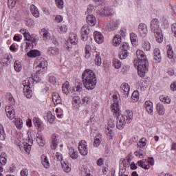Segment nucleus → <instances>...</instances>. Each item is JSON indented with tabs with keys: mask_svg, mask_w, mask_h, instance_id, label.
<instances>
[{
	"mask_svg": "<svg viewBox=\"0 0 176 176\" xmlns=\"http://www.w3.org/2000/svg\"><path fill=\"white\" fill-rule=\"evenodd\" d=\"M113 103L111 106V109L113 116L117 117L116 127L118 130H123L126 124L133 122V113L131 110H126L123 115H120L121 111L116 95L113 96Z\"/></svg>",
	"mask_w": 176,
	"mask_h": 176,
	"instance_id": "f257e3e1",
	"label": "nucleus"
},
{
	"mask_svg": "<svg viewBox=\"0 0 176 176\" xmlns=\"http://www.w3.org/2000/svg\"><path fill=\"white\" fill-rule=\"evenodd\" d=\"M137 58L134 59L133 64L138 67V74L140 78H144L145 74L148 72L149 62L146 58V55L142 50H138L136 51Z\"/></svg>",
	"mask_w": 176,
	"mask_h": 176,
	"instance_id": "f03ea898",
	"label": "nucleus"
},
{
	"mask_svg": "<svg viewBox=\"0 0 176 176\" xmlns=\"http://www.w3.org/2000/svg\"><path fill=\"white\" fill-rule=\"evenodd\" d=\"M83 85L87 90H93L97 85L96 73L90 69H85L82 74Z\"/></svg>",
	"mask_w": 176,
	"mask_h": 176,
	"instance_id": "7ed1b4c3",
	"label": "nucleus"
},
{
	"mask_svg": "<svg viewBox=\"0 0 176 176\" xmlns=\"http://www.w3.org/2000/svg\"><path fill=\"white\" fill-rule=\"evenodd\" d=\"M159 19H153L151 21V28L153 32H154L155 38L158 43L163 42V33H162V29H160V25Z\"/></svg>",
	"mask_w": 176,
	"mask_h": 176,
	"instance_id": "20e7f679",
	"label": "nucleus"
},
{
	"mask_svg": "<svg viewBox=\"0 0 176 176\" xmlns=\"http://www.w3.org/2000/svg\"><path fill=\"white\" fill-rule=\"evenodd\" d=\"M20 32L23 34L25 41H27L25 52H28L27 49H28L30 46H32V47L33 46H36L38 38H36L35 34H30L27 29H21Z\"/></svg>",
	"mask_w": 176,
	"mask_h": 176,
	"instance_id": "39448f33",
	"label": "nucleus"
},
{
	"mask_svg": "<svg viewBox=\"0 0 176 176\" xmlns=\"http://www.w3.org/2000/svg\"><path fill=\"white\" fill-rule=\"evenodd\" d=\"M34 65H36V72L42 74V72H45L47 69V60L43 58H40L36 60Z\"/></svg>",
	"mask_w": 176,
	"mask_h": 176,
	"instance_id": "423d86ee",
	"label": "nucleus"
},
{
	"mask_svg": "<svg viewBox=\"0 0 176 176\" xmlns=\"http://www.w3.org/2000/svg\"><path fill=\"white\" fill-rule=\"evenodd\" d=\"M91 32L90 26L89 25H84L81 28V39L84 42H86L89 39V35Z\"/></svg>",
	"mask_w": 176,
	"mask_h": 176,
	"instance_id": "0eeeda50",
	"label": "nucleus"
},
{
	"mask_svg": "<svg viewBox=\"0 0 176 176\" xmlns=\"http://www.w3.org/2000/svg\"><path fill=\"white\" fill-rule=\"evenodd\" d=\"M6 116L8 118V119H10V120H13L14 118H16V111H14V108L12 104H8L6 106L5 108Z\"/></svg>",
	"mask_w": 176,
	"mask_h": 176,
	"instance_id": "6e6552de",
	"label": "nucleus"
},
{
	"mask_svg": "<svg viewBox=\"0 0 176 176\" xmlns=\"http://www.w3.org/2000/svg\"><path fill=\"white\" fill-rule=\"evenodd\" d=\"M120 24V22L118 19H113L110 20L109 23H108L107 29L109 31H115L116 30H118Z\"/></svg>",
	"mask_w": 176,
	"mask_h": 176,
	"instance_id": "1a4fd4ad",
	"label": "nucleus"
},
{
	"mask_svg": "<svg viewBox=\"0 0 176 176\" xmlns=\"http://www.w3.org/2000/svg\"><path fill=\"white\" fill-rule=\"evenodd\" d=\"M78 151L82 156H86L88 153L87 146L86 145V141L81 140L78 146Z\"/></svg>",
	"mask_w": 176,
	"mask_h": 176,
	"instance_id": "9d476101",
	"label": "nucleus"
},
{
	"mask_svg": "<svg viewBox=\"0 0 176 176\" xmlns=\"http://www.w3.org/2000/svg\"><path fill=\"white\" fill-rule=\"evenodd\" d=\"M120 91L124 97V98H127L129 97V93L130 91V85L127 82H124L120 86Z\"/></svg>",
	"mask_w": 176,
	"mask_h": 176,
	"instance_id": "9b49d317",
	"label": "nucleus"
},
{
	"mask_svg": "<svg viewBox=\"0 0 176 176\" xmlns=\"http://www.w3.org/2000/svg\"><path fill=\"white\" fill-rule=\"evenodd\" d=\"M138 32L139 35L142 36V38H145L148 34V28L145 23H140L138 27Z\"/></svg>",
	"mask_w": 176,
	"mask_h": 176,
	"instance_id": "f8f14e48",
	"label": "nucleus"
},
{
	"mask_svg": "<svg viewBox=\"0 0 176 176\" xmlns=\"http://www.w3.org/2000/svg\"><path fill=\"white\" fill-rule=\"evenodd\" d=\"M144 108L148 115H153V103L149 100L144 102Z\"/></svg>",
	"mask_w": 176,
	"mask_h": 176,
	"instance_id": "ddd939ff",
	"label": "nucleus"
},
{
	"mask_svg": "<svg viewBox=\"0 0 176 176\" xmlns=\"http://www.w3.org/2000/svg\"><path fill=\"white\" fill-rule=\"evenodd\" d=\"M87 23L89 25H91V27H94L97 23V19H96V16H94V15L89 14L87 16Z\"/></svg>",
	"mask_w": 176,
	"mask_h": 176,
	"instance_id": "4468645a",
	"label": "nucleus"
},
{
	"mask_svg": "<svg viewBox=\"0 0 176 176\" xmlns=\"http://www.w3.org/2000/svg\"><path fill=\"white\" fill-rule=\"evenodd\" d=\"M94 36L97 43H102L104 42V36L100 32H94Z\"/></svg>",
	"mask_w": 176,
	"mask_h": 176,
	"instance_id": "2eb2a0df",
	"label": "nucleus"
},
{
	"mask_svg": "<svg viewBox=\"0 0 176 176\" xmlns=\"http://www.w3.org/2000/svg\"><path fill=\"white\" fill-rule=\"evenodd\" d=\"M33 122L34 123L35 126L38 129V131H42V130H43V123H42L41 119L34 117L33 118Z\"/></svg>",
	"mask_w": 176,
	"mask_h": 176,
	"instance_id": "dca6fc26",
	"label": "nucleus"
},
{
	"mask_svg": "<svg viewBox=\"0 0 176 176\" xmlns=\"http://www.w3.org/2000/svg\"><path fill=\"white\" fill-rule=\"evenodd\" d=\"M154 59L157 63H160L162 61V54L160 53V50L159 48H155L153 51Z\"/></svg>",
	"mask_w": 176,
	"mask_h": 176,
	"instance_id": "f3484780",
	"label": "nucleus"
},
{
	"mask_svg": "<svg viewBox=\"0 0 176 176\" xmlns=\"http://www.w3.org/2000/svg\"><path fill=\"white\" fill-rule=\"evenodd\" d=\"M47 53L50 56H58L60 54V50L56 47H50L47 49Z\"/></svg>",
	"mask_w": 176,
	"mask_h": 176,
	"instance_id": "a211bd4d",
	"label": "nucleus"
},
{
	"mask_svg": "<svg viewBox=\"0 0 176 176\" xmlns=\"http://www.w3.org/2000/svg\"><path fill=\"white\" fill-rule=\"evenodd\" d=\"M68 41L72 45H76L78 43V35L75 33H70Z\"/></svg>",
	"mask_w": 176,
	"mask_h": 176,
	"instance_id": "6ab92c4d",
	"label": "nucleus"
},
{
	"mask_svg": "<svg viewBox=\"0 0 176 176\" xmlns=\"http://www.w3.org/2000/svg\"><path fill=\"white\" fill-rule=\"evenodd\" d=\"M100 14H102V16H112L113 14V10L108 7H104L103 9H102Z\"/></svg>",
	"mask_w": 176,
	"mask_h": 176,
	"instance_id": "aec40b11",
	"label": "nucleus"
},
{
	"mask_svg": "<svg viewBox=\"0 0 176 176\" xmlns=\"http://www.w3.org/2000/svg\"><path fill=\"white\" fill-rule=\"evenodd\" d=\"M41 163L45 168H49L50 167V162L47 156L43 155L41 156Z\"/></svg>",
	"mask_w": 176,
	"mask_h": 176,
	"instance_id": "412c9836",
	"label": "nucleus"
},
{
	"mask_svg": "<svg viewBox=\"0 0 176 176\" xmlns=\"http://www.w3.org/2000/svg\"><path fill=\"white\" fill-rule=\"evenodd\" d=\"M52 101L54 105H58V104H61V98L58 93H54L52 94Z\"/></svg>",
	"mask_w": 176,
	"mask_h": 176,
	"instance_id": "4be33fe9",
	"label": "nucleus"
},
{
	"mask_svg": "<svg viewBox=\"0 0 176 176\" xmlns=\"http://www.w3.org/2000/svg\"><path fill=\"white\" fill-rule=\"evenodd\" d=\"M30 10L34 17H39V11L35 5L32 4L30 6Z\"/></svg>",
	"mask_w": 176,
	"mask_h": 176,
	"instance_id": "5701e85b",
	"label": "nucleus"
},
{
	"mask_svg": "<svg viewBox=\"0 0 176 176\" xmlns=\"http://www.w3.org/2000/svg\"><path fill=\"white\" fill-rule=\"evenodd\" d=\"M62 91L64 94H68L71 91V87H69V82L66 81L62 87Z\"/></svg>",
	"mask_w": 176,
	"mask_h": 176,
	"instance_id": "b1692460",
	"label": "nucleus"
},
{
	"mask_svg": "<svg viewBox=\"0 0 176 176\" xmlns=\"http://www.w3.org/2000/svg\"><path fill=\"white\" fill-rule=\"evenodd\" d=\"M41 55V52L38 50H32L29 52H28V57L35 58L38 57V56Z\"/></svg>",
	"mask_w": 176,
	"mask_h": 176,
	"instance_id": "393cba45",
	"label": "nucleus"
},
{
	"mask_svg": "<svg viewBox=\"0 0 176 176\" xmlns=\"http://www.w3.org/2000/svg\"><path fill=\"white\" fill-rule=\"evenodd\" d=\"M122 43V36L120 35L117 34L113 38V46H119Z\"/></svg>",
	"mask_w": 176,
	"mask_h": 176,
	"instance_id": "a878e982",
	"label": "nucleus"
},
{
	"mask_svg": "<svg viewBox=\"0 0 176 176\" xmlns=\"http://www.w3.org/2000/svg\"><path fill=\"white\" fill-rule=\"evenodd\" d=\"M130 39L133 46H137L138 44V37H137V34L135 33H131Z\"/></svg>",
	"mask_w": 176,
	"mask_h": 176,
	"instance_id": "bb28decb",
	"label": "nucleus"
},
{
	"mask_svg": "<svg viewBox=\"0 0 176 176\" xmlns=\"http://www.w3.org/2000/svg\"><path fill=\"white\" fill-rule=\"evenodd\" d=\"M146 162V160H142L138 162V165L139 167H141L142 168H144V170H149V164L146 165L145 162Z\"/></svg>",
	"mask_w": 176,
	"mask_h": 176,
	"instance_id": "cd10ccee",
	"label": "nucleus"
},
{
	"mask_svg": "<svg viewBox=\"0 0 176 176\" xmlns=\"http://www.w3.org/2000/svg\"><path fill=\"white\" fill-rule=\"evenodd\" d=\"M157 112L159 115H164V112H166V109H164V106L161 103L157 104Z\"/></svg>",
	"mask_w": 176,
	"mask_h": 176,
	"instance_id": "c85d7f7f",
	"label": "nucleus"
},
{
	"mask_svg": "<svg viewBox=\"0 0 176 176\" xmlns=\"http://www.w3.org/2000/svg\"><path fill=\"white\" fill-rule=\"evenodd\" d=\"M167 56L168 58H174V51H173V47L168 45L166 46Z\"/></svg>",
	"mask_w": 176,
	"mask_h": 176,
	"instance_id": "c756f323",
	"label": "nucleus"
},
{
	"mask_svg": "<svg viewBox=\"0 0 176 176\" xmlns=\"http://www.w3.org/2000/svg\"><path fill=\"white\" fill-rule=\"evenodd\" d=\"M94 61H95V65H97L98 67H100V65L102 64V59L101 58V55H100V54L98 53L96 54Z\"/></svg>",
	"mask_w": 176,
	"mask_h": 176,
	"instance_id": "7c9ffc66",
	"label": "nucleus"
},
{
	"mask_svg": "<svg viewBox=\"0 0 176 176\" xmlns=\"http://www.w3.org/2000/svg\"><path fill=\"white\" fill-rule=\"evenodd\" d=\"M23 94L26 98H31L32 97V90L31 88H23Z\"/></svg>",
	"mask_w": 176,
	"mask_h": 176,
	"instance_id": "2f4dec72",
	"label": "nucleus"
},
{
	"mask_svg": "<svg viewBox=\"0 0 176 176\" xmlns=\"http://www.w3.org/2000/svg\"><path fill=\"white\" fill-rule=\"evenodd\" d=\"M46 118H47V122H49V123H53L56 119V116H54L52 113V111L47 112Z\"/></svg>",
	"mask_w": 176,
	"mask_h": 176,
	"instance_id": "473e14b6",
	"label": "nucleus"
},
{
	"mask_svg": "<svg viewBox=\"0 0 176 176\" xmlns=\"http://www.w3.org/2000/svg\"><path fill=\"white\" fill-rule=\"evenodd\" d=\"M85 52V58H90V56H91V54H90V52H91V46H90L89 45H86Z\"/></svg>",
	"mask_w": 176,
	"mask_h": 176,
	"instance_id": "72a5a7b5",
	"label": "nucleus"
},
{
	"mask_svg": "<svg viewBox=\"0 0 176 176\" xmlns=\"http://www.w3.org/2000/svg\"><path fill=\"white\" fill-rule=\"evenodd\" d=\"M62 168H63L64 171L65 173H69L71 171V167H69V165H68V162L63 161L61 162Z\"/></svg>",
	"mask_w": 176,
	"mask_h": 176,
	"instance_id": "f704fd0d",
	"label": "nucleus"
},
{
	"mask_svg": "<svg viewBox=\"0 0 176 176\" xmlns=\"http://www.w3.org/2000/svg\"><path fill=\"white\" fill-rule=\"evenodd\" d=\"M69 155L72 159H74V160L78 157V152L75 151L72 148L69 149Z\"/></svg>",
	"mask_w": 176,
	"mask_h": 176,
	"instance_id": "c9c22d12",
	"label": "nucleus"
},
{
	"mask_svg": "<svg viewBox=\"0 0 176 176\" xmlns=\"http://www.w3.org/2000/svg\"><path fill=\"white\" fill-rule=\"evenodd\" d=\"M41 34L43 35L44 41H46L47 39H50V33L47 30H46V29H42Z\"/></svg>",
	"mask_w": 176,
	"mask_h": 176,
	"instance_id": "e433bc0d",
	"label": "nucleus"
},
{
	"mask_svg": "<svg viewBox=\"0 0 176 176\" xmlns=\"http://www.w3.org/2000/svg\"><path fill=\"white\" fill-rule=\"evenodd\" d=\"M119 56L121 60H124L129 57V51L121 50L119 53Z\"/></svg>",
	"mask_w": 176,
	"mask_h": 176,
	"instance_id": "4c0bfd02",
	"label": "nucleus"
},
{
	"mask_svg": "<svg viewBox=\"0 0 176 176\" xmlns=\"http://www.w3.org/2000/svg\"><path fill=\"white\" fill-rule=\"evenodd\" d=\"M14 68L16 72H20L21 69H23V67H21V63L19 60H16L14 62Z\"/></svg>",
	"mask_w": 176,
	"mask_h": 176,
	"instance_id": "58836bf2",
	"label": "nucleus"
},
{
	"mask_svg": "<svg viewBox=\"0 0 176 176\" xmlns=\"http://www.w3.org/2000/svg\"><path fill=\"white\" fill-rule=\"evenodd\" d=\"M52 145L51 146L52 149H56L57 148V137L56 135H52Z\"/></svg>",
	"mask_w": 176,
	"mask_h": 176,
	"instance_id": "ea45409f",
	"label": "nucleus"
},
{
	"mask_svg": "<svg viewBox=\"0 0 176 176\" xmlns=\"http://www.w3.org/2000/svg\"><path fill=\"white\" fill-rule=\"evenodd\" d=\"M36 141L39 146H45V140L41 136H37Z\"/></svg>",
	"mask_w": 176,
	"mask_h": 176,
	"instance_id": "a19ab883",
	"label": "nucleus"
},
{
	"mask_svg": "<svg viewBox=\"0 0 176 176\" xmlns=\"http://www.w3.org/2000/svg\"><path fill=\"white\" fill-rule=\"evenodd\" d=\"M67 30H68V28L65 25H60L58 26V31L59 34H65V32H67Z\"/></svg>",
	"mask_w": 176,
	"mask_h": 176,
	"instance_id": "79ce46f5",
	"label": "nucleus"
},
{
	"mask_svg": "<svg viewBox=\"0 0 176 176\" xmlns=\"http://www.w3.org/2000/svg\"><path fill=\"white\" fill-rule=\"evenodd\" d=\"M160 101H162V102H164L165 104H170V102H171V98H170V97L168 96H161L160 97Z\"/></svg>",
	"mask_w": 176,
	"mask_h": 176,
	"instance_id": "37998d69",
	"label": "nucleus"
},
{
	"mask_svg": "<svg viewBox=\"0 0 176 176\" xmlns=\"http://www.w3.org/2000/svg\"><path fill=\"white\" fill-rule=\"evenodd\" d=\"M146 145V139L142 138L140 141L137 144L138 148H144Z\"/></svg>",
	"mask_w": 176,
	"mask_h": 176,
	"instance_id": "c03bdc74",
	"label": "nucleus"
},
{
	"mask_svg": "<svg viewBox=\"0 0 176 176\" xmlns=\"http://www.w3.org/2000/svg\"><path fill=\"white\" fill-rule=\"evenodd\" d=\"M55 4L58 9H63L64 8V0H55Z\"/></svg>",
	"mask_w": 176,
	"mask_h": 176,
	"instance_id": "a18cd8bd",
	"label": "nucleus"
},
{
	"mask_svg": "<svg viewBox=\"0 0 176 176\" xmlns=\"http://www.w3.org/2000/svg\"><path fill=\"white\" fill-rule=\"evenodd\" d=\"M15 126L17 129L19 130H21L23 129V120L19 118L15 121Z\"/></svg>",
	"mask_w": 176,
	"mask_h": 176,
	"instance_id": "49530a36",
	"label": "nucleus"
},
{
	"mask_svg": "<svg viewBox=\"0 0 176 176\" xmlns=\"http://www.w3.org/2000/svg\"><path fill=\"white\" fill-rule=\"evenodd\" d=\"M25 25L30 27V28H34V25H35V22L34 21V19H28L25 22Z\"/></svg>",
	"mask_w": 176,
	"mask_h": 176,
	"instance_id": "de8ad7c7",
	"label": "nucleus"
},
{
	"mask_svg": "<svg viewBox=\"0 0 176 176\" xmlns=\"http://www.w3.org/2000/svg\"><path fill=\"white\" fill-rule=\"evenodd\" d=\"M75 86L76 87L77 91H79V90H82V88L83 87V85L82 84V82L80 80H76L75 82Z\"/></svg>",
	"mask_w": 176,
	"mask_h": 176,
	"instance_id": "09e8293b",
	"label": "nucleus"
},
{
	"mask_svg": "<svg viewBox=\"0 0 176 176\" xmlns=\"http://www.w3.org/2000/svg\"><path fill=\"white\" fill-rule=\"evenodd\" d=\"M138 98H140V93L138 91H134L131 95V99L135 101H138Z\"/></svg>",
	"mask_w": 176,
	"mask_h": 176,
	"instance_id": "8fccbe9b",
	"label": "nucleus"
},
{
	"mask_svg": "<svg viewBox=\"0 0 176 176\" xmlns=\"http://www.w3.org/2000/svg\"><path fill=\"white\" fill-rule=\"evenodd\" d=\"M17 2V0H8V5L10 9H13L14 6H16V3Z\"/></svg>",
	"mask_w": 176,
	"mask_h": 176,
	"instance_id": "3c124183",
	"label": "nucleus"
},
{
	"mask_svg": "<svg viewBox=\"0 0 176 176\" xmlns=\"http://www.w3.org/2000/svg\"><path fill=\"white\" fill-rule=\"evenodd\" d=\"M142 47L144 49V50H146V52L151 50V43L148 41H144L142 44Z\"/></svg>",
	"mask_w": 176,
	"mask_h": 176,
	"instance_id": "603ef678",
	"label": "nucleus"
},
{
	"mask_svg": "<svg viewBox=\"0 0 176 176\" xmlns=\"http://www.w3.org/2000/svg\"><path fill=\"white\" fill-rule=\"evenodd\" d=\"M120 49L122 51L126 50V52H129V50H130V45H129V43H123Z\"/></svg>",
	"mask_w": 176,
	"mask_h": 176,
	"instance_id": "864d4df0",
	"label": "nucleus"
},
{
	"mask_svg": "<svg viewBox=\"0 0 176 176\" xmlns=\"http://www.w3.org/2000/svg\"><path fill=\"white\" fill-rule=\"evenodd\" d=\"M113 65L115 68H116V69H119V68L122 67V62H120V60H119L118 59H115L113 60Z\"/></svg>",
	"mask_w": 176,
	"mask_h": 176,
	"instance_id": "5fc2aeb1",
	"label": "nucleus"
},
{
	"mask_svg": "<svg viewBox=\"0 0 176 176\" xmlns=\"http://www.w3.org/2000/svg\"><path fill=\"white\" fill-rule=\"evenodd\" d=\"M22 85L23 86V89H31V82H30V80H25L23 81Z\"/></svg>",
	"mask_w": 176,
	"mask_h": 176,
	"instance_id": "6e6d98bb",
	"label": "nucleus"
},
{
	"mask_svg": "<svg viewBox=\"0 0 176 176\" xmlns=\"http://www.w3.org/2000/svg\"><path fill=\"white\" fill-rule=\"evenodd\" d=\"M100 144H101V140L98 138H95L93 145L95 146V148H98V146H100Z\"/></svg>",
	"mask_w": 176,
	"mask_h": 176,
	"instance_id": "4d7b16f0",
	"label": "nucleus"
},
{
	"mask_svg": "<svg viewBox=\"0 0 176 176\" xmlns=\"http://www.w3.org/2000/svg\"><path fill=\"white\" fill-rule=\"evenodd\" d=\"M63 16L61 15H55L54 16V21H56V23H61V21H63Z\"/></svg>",
	"mask_w": 176,
	"mask_h": 176,
	"instance_id": "13d9d810",
	"label": "nucleus"
},
{
	"mask_svg": "<svg viewBox=\"0 0 176 176\" xmlns=\"http://www.w3.org/2000/svg\"><path fill=\"white\" fill-rule=\"evenodd\" d=\"M73 104H80V98L78 96H74Z\"/></svg>",
	"mask_w": 176,
	"mask_h": 176,
	"instance_id": "bf43d9fd",
	"label": "nucleus"
},
{
	"mask_svg": "<svg viewBox=\"0 0 176 176\" xmlns=\"http://www.w3.org/2000/svg\"><path fill=\"white\" fill-rule=\"evenodd\" d=\"M106 133L107 135H110V137H113V131L112 130V129H110L109 126L107 127Z\"/></svg>",
	"mask_w": 176,
	"mask_h": 176,
	"instance_id": "052dcab7",
	"label": "nucleus"
},
{
	"mask_svg": "<svg viewBox=\"0 0 176 176\" xmlns=\"http://www.w3.org/2000/svg\"><path fill=\"white\" fill-rule=\"evenodd\" d=\"M49 82L50 83H52V85H55V83L56 82V77L53 76H50L49 77Z\"/></svg>",
	"mask_w": 176,
	"mask_h": 176,
	"instance_id": "680f3d73",
	"label": "nucleus"
},
{
	"mask_svg": "<svg viewBox=\"0 0 176 176\" xmlns=\"http://www.w3.org/2000/svg\"><path fill=\"white\" fill-rule=\"evenodd\" d=\"M6 140V135L5 134V132L3 131L0 133V141H5Z\"/></svg>",
	"mask_w": 176,
	"mask_h": 176,
	"instance_id": "e2e57ef3",
	"label": "nucleus"
},
{
	"mask_svg": "<svg viewBox=\"0 0 176 176\" xmlns=\"http://www.w3.org/2000/svg\"><path fill=\"white\" fill-rule=\"evenodd\" d=\"M97 166H102V164H104V159L103 158H100L99 160H98L97 162H96Z\"/></svg>",
	"mask_w": 176,
	"mask_h": 176,
	"instance_id": "0e129e2a",
	"label": "nucleus"
},
{
	"mask_svg": "<svg viewBox=\"0 0 176 176\" xmlns=\"http://www.w3.org/2000/svg\"><path fill=\"white\" fill-rule=\"evenodd\" d=\"M170 90L172 91H176V81L173 82L171 85H170Z\"/></svg>",
	"mask_w": 176,
	"mask_h": 176,
	"instance_id": "69168bd1",
	"label": "nucleus"
},
{
	"mask_svg": "<svg viewBox=\"0 0 176 176\" xmlns=\"http://www.w3.org/2000/svg\"><path fill=\"white\" fill-rule=\"evenodd\" d=\"M21 176H28V170L27 169H23L21 171Z\"/></svg>",
	"mask_w": 176,
	"mask_h": 176,
	"instance_id": "338daca9",
	"label": "nucleus"
},
{
	"mask_svg": "<svg viewBox=\"0 0 176 176\" xmlns=\"http://www.w3.org/2000/svg\"><path fill=\"white\" fill-rule=\"evenodd\" d=\"M172 32H173L174 36L176 38V23L172 25Z\"/></svg>",
	"mask_w": 176,
	"mask_h": 176,
	"instance_id": "774afa93",
	"label": "nucleus"
}]
</instances>
